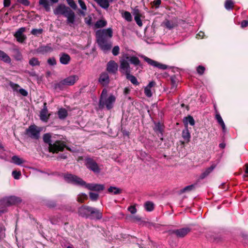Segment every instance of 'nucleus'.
<instances>
[{"label":"nucleus","mask_w":248,"mask_h":248,"mask_svg":"<svg viewBox=\"0 0 248 248\" xmlns=\"http://www.w3.org/2000/svg\"><path fill=\"white\" fill-rule=\"evenodd\" d=\"M112 36V31L110 28L98 30L96 32L97 43L105 53L109 51L112 47V42L109 39Z\"/></svg>","instance_id":"f257e3e1"},{"label":"nucleus","mask_w":248,"mask_h":248,"mask_svg":"<svg viewBox=\"0 0 248 248\" xmlns=\"http://www.w3.org/2000/svg\"><path fill=\"white\" fill-rule=\"evenodd\" d=\"M56 15H61L67 18V23L72 26L75 22V14L68 7L64 4L59 5L54 10Z\"/></svg>","instance_id":"f03ea898"},{"label":"nucleus","mask_w":248,"mask_h":248,"mask_svg":"<svg viewBox=\"0 0 248 248\" xmlns=\"http://www.w3.org/2000/svg\"><path fill=\"white\" fill-rule=\"evenodd\" d=\"M65 148H66L67 150L71 151V149L66 146L63 141L58 140L54 143L50 144L49 147H48V150L49 152L57 153L59 152L63 151Z\"/></svg>","instance_id":"7ed1b4c3"},{"label":"nucleus","mask_w":248,"mask_h":248,"mask_svg":"<svg viewBox=\"0 0 248 248\" xmlns=\"http://www.w3.org/2000/svg\"><path fill=\"white\" fill-rule=\"evenodd\" d=\"M41 128L37 126L35 124L30 125L25 131V134L29 137L35 140H38Z\"/></svg>","instance_id":"20e7f679"},{"label":"nucleus","mask_w":248,"mask_h":248,"mask_svg":"<svg viewBox=\"0 0 248 248\" xmlns=\"http://www.w3.org/2000/svg\"><path fill=\"white\" fill-rule=\"evenodd\" d=\"M116 100L113 95H110L108 97L99 99V107L103 108L106 107L107 109L109 110L113 107V104Z\"/></svg>","instance_id":"39448f33"},{"label":"nucleus","mask_w":248,"mask_h":248,"mask_svg":"<svg viewBox=\"0 0 248 248\" xmlns=\"http://www.w3.org/2000/svg\"><path fill=\"white\" fill-rule=\"evenodd\" d=\"M85 165L90 170L93 171L95 173H99L101 169L98 164L92 158L87 157L85 159Z\"/></svg>","instance_id":"423d86ee"},{"label":"nucleus","mask_w":248,"mask_h":248,"mask_svg":"<svg viewBox=\"0 0 248 248\" xmlns=\"http://www.w3.org/2000/svg\"><path fill=\"white\" fill-rule=\"evenodd\" d=\"M65 179L68 182L72 183L74 184L81 186H86V183L81 178L71 174H65L64 176Z\"/></svg>","instance_id":"0eeeda50"},{"label":"nucleus","mask_w":248,"mask_h":248,"mask_svg":"<svg viewBox=\"0 0 248 248\" xmlns=\"http://www.w3.org/2000/svg\"><path fill=\"white\" fill-rule=\"evenodd\" d=\"M65 179L68 182L72 183L74 184L81 186H86V183L81 178L71 174H65L64 176Z\"/></svg>","instance_id":"6e6552de"},{"label":"nucleus","mask_w":248,"mask_h":248,"mask_svg":"<svg viewBox=\"0 0 248 248\" xmlns=\"http://www.w3.org/2000/svg\"><path fill=\"white\" fill-rule=\"evenodd\" d=\"M20 202L18 198L16 196H10L3 198L0 200V205L5 206H9L13 204H15Z\"/></svg>","instance_id":"1a4fd4ad"},{"label":"nucleus","mask_w":248,"mask_h":248,"mask_svg":"<svg viewBox=\"0 0 248 248\" xmlns=\"http://www.w3.org/2000/svg\"><path fill=\"white\" fill-rule=\"evenodd\" d=\"M92 207L83 205L78 208V214L79 216L86 218L90 217Z\"/></svg>","instance_id":"9d476101"},{"label":"nucleus","mask_w":248,"mask_h":248,"mask_svg":"<svg viewBox=\"0 0 248 248\" xmlns=\"http://www.w3.org/2000/svg\"><path fill=\"white\" fill-rule=\"evenodd\" d=\"M191 231L189 228L186 227L170 231V234H175L177 237L183 238L186 236Z\"/></svg>","instance_id":"9b49d317"},{"label":"nucleus","mask_w":248,"mask_h":248,"mask_svg":"<svg viewBox=\"0 0 248 248\" xmlns=\"http://www.w3.org/2000/svg\"><path fill=\"white\" fill-rule=\"evenodd\" d=\"M141 57L143 58L145 62H146L149 64L154 67H157L160 69L165 70L168 67L167 65L158 62L157 61H154L145 56H142Z\"/></svg>","instance_id":"f8f14e48"},{"label":"nucleus","mask_w":248,"mask_h":248,"mask_svg":"<svg viewBox=\"0 0 248 248\" xmlns=\"http://www.w3.org/2000/svg\"><path fill=\"white\" fill-rule=\"evenodd\" d=\"M26 28L22 27L19 28L15 33L14 36L16 39L17 41L19 43L24 42L27 39V37L25 35L23 34V33L25 32Z\"/></svg>","instance_id":"ddd939ff"},{"label":"nucleus","mask_w":248,"mask_h":248,"mask_svg":"<svg viewBox=\"0 0 248 248\" xmlns=\"http://www.w3.org/2000/svg\"><path fill=\"white\" fill-rule=\"evenodd\" d=\"M118 63L113 60L108 62L107 64V70L110 74H115L118 71Z\"/></svg>","instance_id":"4468645a"},{"label":"nucleus","mask_w":248,"mask_h":248,"mask_svg":"<svg viewBox=\"0 0 248 248\" xmlns=\"http://www.w3.org/2000/svg\"><path fill=\"white\" fill-rule=\"evenodd\" d=\"M85 187L90 190L95 191H102L105 188L103 185L93 183L86 184Z\"/></svg>","instance_id":"2eb2a0df"},{"label":"nucleus","mask_w":248,"mask_h":248,"mask_svg":"<svg viewBox=\"0 0 248 248\" xmlns=\"http://www.w3.org/2000/svg\"><path fill=\"white\" fill-rule=\"evenodd\" d=\"M120 70L124 72L125 75L128 73H130V65L128 62L125 60L120 61Z\"/></svg>","instance_id":"dca6fc26"},{"label":"nucleus","mask_w":248,"mask_h":248,"mask_svg":"<svg viewBox=\"0 0 248 248\" xmlns=\"http://www.w3.org/2000/svg\"><path fill=\"white\" fill-rule=\"evenodd\" d=\"M79 79L78 76L76 75L70 76L63 79L66 86L73 85Z\"/></svg>","instance_id":"f3484780"},{"label":"nucleus","mask_w":248,"mask_h":248,"mask_svg":"<svg viewBox=\"0 0 248 248\" xmlns=\"http://www.w3.org/2000/svg\"><path fill=\"white\" fill-rule=\"evenodd\" d=\"M134 16V19L139 27L142 26V22L140 19V18L143 17L140 10L138 9L135 8L133 13Z\"/></svg>","instance_id":"a211bd4d"},{"label":"nucleus","mask_w":248,"mask_h":248,"mask_svg":"<svg viewBox=\"0 0 248 248\" xmlns=\"http://www.w3.org/2000/svg\"><path fill=\"white\" fill-rule=\"evenodd\" d=\"M46 103L44 104V108L41 110L40 112V119L44 122H47L50 114L48 113V110L46 106Z\"/></svg>","instance_id":"6ab92c4d"},{"label":"nucleus","mask_w":248,"mask_h":248,"mask_svg":"<svg viewBox=\"0 0 248 248\" xmlns=\"http://www.w3.org/2000/svg\"><path fill=\"white\" fill-rule=\"evenodd\" d=\"M99 83L103 86H107L109 82V78L107 73H102L99 78Z\"/></svg>","instance_id":"aec40b11"},{"label":"nucleus","mask_w":248,"mask_h":248,"mask_svg":"<svg viewBox=\"0 0 248 248\" xmlns=\"http://www.w3.org/2000/svg\"><path fill=\"white\" fill-rule=\"evenodd\" d=\"M90 217L92 219H100L102 217V213L99 210L93 207Z\"/></svg>","instance_id":"412c9836"},{"label":"nucleus","mask_w":248,"mask_h":248,"mask_svg":"<svg viewBox=\"0 0 248 248\" xmlns=\"http://www.w3.org/2000/svg\"><path fill=\"white\" fill-rule=\"evenodd\" d=\"M182 136L184 139V141H181L182 144L184 145L185 143H187L189 142L191 137L189 130L187 128H185L183 130Z\"/></svg>","instance_id":"4be33fe9"},{"label":"nucleus","mask_w":248,"mask_h":248,"mask_svg":"<svg viewBox=\"0 0 248 248\" xmlns=\"http://www.w3.org/2000/svg\"><path fill=\"white\" fill-rule=\"evenodd\" d=\"M155 81H151L148 85L144 88V93L146 96L150 97L152 96V93L151 89L155 86Z\"/></svg>","instance_id":"5701e85b"},{"label":"nucleus","mask_w":248,"mask_h":248,"mask_svg":"<svg viewBox=\"0 0 248 248\" xmlns=\"http://www.w3.org/2000/svg\"><path fill=\"white\" fill-rule=\"evenodd\" d=\"M126 59L128 60L131 64H134L135 66H140L141 68H142V65L141 64L140 62L138 57L136 56H126Z\"/></svg>","instance_id":"b1692460"},{"label":"nucleus","mask_w":248,"mask_h":248,"mask_svg":"<svg viewBox=\"0 0 248 248\" xmlns=\"http://www.w3.org/2000/svg\"><path fill=\"white\" fill-rule=\"evenodd\" d=\"M70 60L71 58L68 54L64 53H62L61 54L60 61L62 64H67L69 63Z\"/></svg>","instance_id":"393cba45"},{"label":"nucleus","mask_w":248,"mask_h":248,"mask_svg":"<svg viewBox=\"0 0 248 248\" xmlns=\"http://www.w3.org/2000/svg\"><path fill=\"white\" fill-rule=\"evenodd\" d=\"M216 165L215 164H212L211 167L207 168L204 172H203L200 176V179H203L207 177L215 168Z\"/></svg>","instance_id":"a878e982"},{"label":"nucleus","mask_w":248,"mask_h":248,"mask_svg":"<svg viewBox=\"0 0 248 248\" xmlns=\"http://www.w3.org/2000/svg\"><path fill=\"white\" fill-rule=\"evenodd\" d=\"M52 50H53V49L51 46V45L47 44V45L45 46H40L37 49V52H38L39 53H45L50 52Z\"/></svg>","instance_id":"bb28decb"},{"label":"nucleus","mask_w":248,"mask_h":248,"mask_svg":"<svg viewBox=\"0 0 248 248\" xmlns=\"http://www.w3.org/2000/svg\"><path fill=\"white\" fill-rule=\"evenodd\" d=\"M0 60L8 63H10L11 62L10 57L6 53L1 50H0Z\"/></svg>","instance_id":"cd10ccee"},{"label":"nucleus","mask_w":248,"mask_h":248,"mask_svg":"<svg viewBox=\"0 0 248 248\" xmlns=\"http://www.w3.org/2000/svg\"><path fill=\"white\" fill-rule=\"evenodd\" d=\"M101 7L107 9L109 6V2L108 0H94Z\"/></svg>","instance_id":"c85d7f7f"},{"label":"nucleus","mask_w":248,"mask_h":248,"mask_svg":"<svg viewBox=\"0 0 248 248\" xmlns=\"http://www.w3.org/2000/svg\"><path fill=\"white\" fill-rule=\"evenodd\" d=\"M216 119L217 123L220 124L222 128V130L224 132L225 131V124L217 110H216V114L215 116Z\"/></svg>","instance_id":"c756f323"},{"label":"nucleus","mask_w":248,"mask_h":248,"mask_svg":"<svg viewBox=\"0 0 248 248\" xmlns=\"http://www.w3.org/2000/svg\"><path fill=\"white\" fill-rule=\"evenodd\" d=\"M58 117L60 119H64L68 115L66 109L63 108L59 109L57 113Z\"/></svg>","instance_id":"7c9ffc66"},{"label":"nucleus","mask_w":248,"mask_h":248,"mask_svg":"<svg viewBox=\"0 0 248 248\" xmlns=\"http://www.w3.org/2000/svg\"><path fill=\"white\" fill-rule=\"evenodd\" d=\"M39 4L42 5L46 12L50 11V5L47 0H39Z\"/></svg>","instance_id":"2f4dec72"},{"label":"nucleus","mask_w":248,"mask_h":248,"mask_svg":"<svg viewBox=\"0 0 248 248\" xmlns=\"http://www.w3.org/2000/svg\"><path fill=\"white\" fill-rule=\"evenodd\" d=\"M170 81L171 84V89H175L177 88L179 79L177 78L175 76H173L170 78Z\"/></svg>","instance_id":"473e14b6"},{"label":"nucleus","mask_w":248,"mask_h":248,"mask_svg":"<svg viewBox=\"0 0 248 248\" xmlns=\"http://www.w3.org/2000/svg\"><path fill=\"white\" fill-rule=\"evenodd\" d=\"M126 77L127 79L130 80L131 82L135 85H139V82L138 81L137 78L130 74V73H128L126 75Z\"/></svg>","instance_id":"72a5a7b5"},{"label":"nucleus","mask_w":248,"mask_h":248,"mask_svg":"<svg viewBox=\"0 0 248 248\" xmlns=\"http://www.w3.org/2000/svg\"><path fill=\"white\" fill-rule=\"evenodd\" d=\"M40 63L38 59L35 57L31 58L29 61V64L32 66H40Z\"/></svg>","instance_id":"f704fd0d"},{"label":"nucleus","mask_w":248,"mask_h":248,"mask_svg":"<svg viewBox=\"0 0 248 248\" xmlns=\"http://www.w3.org/2000/svg\"><path fill=\"white\" fill-rule=\"evenodd\" d=\"M66 86L65 82H63V79L61 80L58 83H55L54 86V88L55 90H63Z\"/></svg>","instance_id":"c9c22d12"},{"label":"nucleus","mask_w":248,"mask_h":248,"mask_svg":"<svg viewBox=\"0 0 248 248\" xmlns=\"http://www.w3.org/2000/svg\"><path fill=\"white\" fill-rule=\"evenodd\" d=\"M234 5V3L232 0H226L225 2V7L228 10H232Z\"/></svg>","instance_id":"e433bc0d"},{"label":"nucleus","mask_w":248,"mask_h":248,"mask_svg":"<svg viewBox=\"0 0 248 248\" xmlns=\"http://www.w3.org/2000/svg\"><path fill=\"white\" fill-rule=\"evenodd\" d=\"M108 192L117 195L122 193V189L115 186H110L108 189Z\"/></svg>","instance_id":"4c0bfd02"},{"label":"nucleus","mask_w":248,"mask_h":248,"mask_svg":"<svg viewBox=\"0 0 248 248\" xmlns=\"http://www.w3.org/2000/svg\"><path fill=\"white\" fill-rule=\"evenodd\" d=\"M12 160L13 162L17 165H21L22 163L25 162L23 159L19 158L18 156L16 155H14L12 157Z\"/></svg>","instance_id":"58836bf2"},{"label":"nucleus","mask_w":248,"mask_h":248,"mask_svg":"<svg viewBox=\"0 0 248 248\" xmlns=\"http://www.w3.org/2000/svg\"><path fill=\"white\" fill-rule=\"evenodd\" d=\"M51 135L50 133H46L43 135V139L45 143H47L49 146L50 144H52L51 140Z\"/></svg>","instance_id":"ea45409f"},{"label":"nucleus","mask_w":248,"mask_h":248,"mask_svg":"<svg viewBox=\"0 0 248 248\" xmlns=\"http://www.w3.org/2000/svg\"><path fill=\"white\" fill-rule=\"evenodd\" d=\"M154 204L151 202H146L144 204V207L146 211H152L154 209Z\"/></svg>","instance_id":"a19ab883"},{"label":"nucleus","mask_w":248,"mask_h":248,"mask_svg":"<svg viewBox=\"0 0 248 248\" xmlns=\"http://www.w3.org/2000/svg\"><path fill=\"white\" fill-rule=\"evenodd\" d=\"M107 21L105 20L100 19L96 21L95 26L96 28H100L104 27L107 25Z\"/></svg>","instance_id":"79ce46f5"},{"label":"nucleus","mask_w":248,"mask_h":248,"mask_svg":"<svg viewBox=\"0 0 248 248\" xmlns=\"http://www.w3.org/2000/svg\"><path fill=\"white\" fill-rule=\"evenodd\" d=\"M122 17L124 18L127 21L131 22L132 20V17L131 14L127 11H124L122 14Z\"/></svg>","instance_id":"37998d69"},{"label":"nucleus","mask_w":248,"mask_h":248,"mask_svg":"<svg viewBox=\"0 0 248 248\" xmlns=\"http://www.w3.org/2000/svg\"><path fill=\"white\" fill-rule=\"evenodd\" d=\"M88 199V196L86 194L84 193L80 194L78 195L77 198V201L78 202L83 203L84 202L85 200H87Z\"/></svg>","instance_id":"c03bdc74"},{"label":"nucleus","mask_w":248,"mask_h":248,"mask_svg":"<svg viewBox=\"0 0 248 248\" xmlns=\"http://www.w3.org/2000/svg\"><path fill=\"white\" fill-rule=\"evenodd\" d=\"M164 24L165 26L169 29L173 28L176 25V24L174 23L173 22L170 20H166Z\"/></svg>","instance_id":"a18cd8bd"},{"label":"nucleus","mask_w":248,"mask_h":248,"mask_svg":"<svg viewBox=\"0 0 248 248\" xmlns=\"http://www.w3.org/2000/svg\"><path fill=\"white\" fill-rule=\"evenodd\" d=\"M164 129V126L162 124H160V123H158L155 124V127L154 128V130L155 131H158L159 132L161 133Z\"/></svg>","instance_id":"49530a36"},{"label":"nucleus","mask_w":248,"mask_h":248,"mask_svg":"<svg viewBox=\"0 0 248 248\" xmlns=\"http://www.w3.org/2000/svg\"><path fill=\"white\" fill-rule=\"evenodd\" d=\"M43 29H33L31 31V33L34 35L37 36L38 35L41 34L43 32Z\"/></svg>","instance_id":"de8ad7c7"},{"label":"nucleus","mask_w":248,"mask_h":248,"mask_svg":"<svg viewBox=\"0 0 248 248\" xmlns=\"http://www.w3.org/2000/svg\"><path fill=\"white\" fill-rule=\"evenodd\" d=\"M89 197L91 200L95 201L98 199L99 195L95 193L90 192Z\"/></svg>","instance_id":"09e8293b"},{"label":"nucleus","mask_w":248,"mask_h":248,"mask_svg":"<svg viewBox=\"0 0 248 248\" xmlns=\"http://www.w3.org/2000/svg\"><path fill=\"white\" fill-rule=\"evenodd\" d=\"M120 52V47L118 46H114L112 50V54L116 56H117Z\"/></svg>","instance_id":"8fccbe9b"},{"label":"nucleus","mask_w":248,"mask_h":248,"mask_svg":"<svg viewBox=\"0 0 248 248\" xmlns=\"http://www.w3.org/2000/svg\"><path fill=\"white\" fill-rule=\"evenodd\" d=\"M69 5L73 9L76 10L77 8V4L74 0H66Z\"/></svg>","instance_id":"3c124183"},{"label":"nucleus","mask_w":248,"mask_h":248,"mask_svg":"<svg viewBox=\"0 0 248 248\" xmlns=\"http://www.w3.org/2000/svg\"><path fill=\"white\" fill-rule=\"evenodd\" d=\"M10 85L11 87L13 89L14 91L18 92L20 86L19 85L16 83H14L13 82H10Z\"/></svg>","instance_id":"603ef678"},{"label":"nucleus","mask_w":248,"mask_h":248,"mask_svg":"<svg viewBox=\"0 0 248 248\" xmlns=\"http://www.w3.org/2000/svg\"><path fill=\"white\" fill-rule=\"evenodd\" d=\"M205 70V67L201 65L199 66L197 68V73L200 75L204 73Z\"/></svg>","instance_id":"864d4df0"},{"label":"nucleus","mask_w":248,"mask_h":248,"mask_svg":"<svg viewBox=\"0 0 248 248\" xmlns=\"http://www.w3.org/2000/svg\"><path fill=\"white\" fill-rule=\"evenodd\" d=\"M195 188V185H191L188 186H186L185 188H184L182 191L183 192H185L186 191H191L193 189H194Z\"/></svg>","instance_id":"5fc2aeb1"},{"label":"nucleus","mask_w":248,"mask_h":248,"mask_svg":"<svg viewBox=\"0 0 248 248\" xmlns=\"http://www.w3.org/2000/svg\"><path fill=\"white\" fill-rule=\"evenodd\" d=\"M186 121L187 123H188L191 125H193L195 124L194 120L191 116H188L186 117Z\"/></svg>","instance_id":"6e6d98bb"},{"label":"nucleus","mask_w":248,"mask_h":248,"mask_svg":"<svg viewBox=\"0 0 248 248\" xmlns=\"http://www.w3.org/2000/svg\"><path fill=\"white\" fill-rule=\"evenodd\" d=\"M17 2L26 6H29L30 4L29 0H17Z\"/></svg>","instance_id":"4d7b16f0"},{"label":"nucleus","mask_w":248,"mask_h":248,"mask_svg":"<svg viewBox=\"0 0 248 248\" xmlns=\"http://www.w3.org/2000/svg\"><path fill=\"white\" fill-rule=\"evenodd\" d=\"M47 63L50 65H55L57 63V62L55 58L52 57L47 60Z\"/></svg>","instance_id":"13d9d810"},{"label":"nucleus","mask_w":248,"mask_h":248,"mask_svg":"<svg viewBox=\"0 0 248 248\" xmlns=\"http://www.w3.org/2000/svg\"><path fill=\"white\" fill-rule=\"evenodd\" d=\"M78 2L82 10L85 11L87 10L86 5L83 0H78Z\"/></svg>","instance_id":"bf43d9fd"},{"label":"nucleus","mask_w":248,"mask_h":248,"mask_svg":"<svg viewBox=\"0 0 248 248\" xmlns=\"http://www.w3.org/2000/svg\"><path fill=\"white\" fill-rule=\"evenodd\" d=\"M12 174L16 179H18L19 178L20 176L21 175V172L20 171H17L16 170H14L12 172Z\"/></svg>","instance_id":"052dcab7"},{"label":"nucleus","mask_w":248,"mask_h":248,"mask_svg":"<svg viewBox=\"0 0 248 248\" xmlns=\"http://www.w3.org/2000/svg\"><path fill=\"white\" fill-rule=\"evenodd\" d=\"M107 90L106 89H104L102 92L100 99L107 98Z\"/></svg>","instance_id":"680f3d73"},{"label":"nucleus","mask_w":248,"mask_h":248,"mask_svg":"<svg viewBox=\"0 0 248 248\" xmlns=\"http://www.w3.org/2000/svg\"><path fill=\"white\" fill-rule=\"evenodd\" d=\"M128 211L132 214L136 213L137 209L134 206H130L128 207Z\"/></svg>","instance_id":"e2e57ef3"},{"label":"nucleus","mask_w":248,"mask_h":248,"mask_svg":"<svg viewBox=\"0 0 248 248\" xmlns=\"http://www.w3.org/2000/svg\"><path fill=\"white\" fill-rule=\"evenodd\" d=\"M21 95L24 96H27L28 95V92L23 89H19L18 92Z\"/></svg>","instance_id":"0e129e2a"},{"label":"nucleus","mask_w":248,"mask_h":248,"mask_svg":"<svg viewBox=\"0 0 248 248\" xmlns=\"http://www.w3.org/2000/svg\"><path fill=\"white\" fill-rule=\"evenodd\" d=\"M248 26V20H244L241 23V27L242 28L247 27Z\"/></svg>","instance_id":"69168bd1"},{"label":"nucleus","mask_w":248,"mask_h":248,"mask_svg":"<svg viewBox=\"0 0 248 248\" xmlns=\"http://www.w3.org/2000/svg\"><path fill=\"white\" fill-rule=\"evenodd\" d=\"M155 8H158L161 3V0H155L153 2Z\"/></svg>","instance_id":"338daca9"},{"label":"nucleus","mask_w":248,"mask_h":248,"mask_svg":"<svg viewBox=\"0 0 248 248\" xmlns=\"http://www.w3.org/2000/svg\"><path fill=\"white\" fill-rule=\"evenodd\" d=\"M11 3V0H4L3 4L5 7H9Z\"/></svg>","instance_id":"774afa93"}]
</instances>
